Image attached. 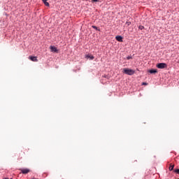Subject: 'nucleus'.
Instances as JSON below:
<instances>
[{
	"mask_svg": "<svg viewBox=\"0 0 179 179\" xmlns=\"http://www.w3.org/2000/svg\"><path fill=\"white\" fill-rule=\"evenodd\" d=\"M50 50L52 52H58V49H57V47L55 46H50Z\"/></svg>",
	"mask_w": 179,
	"mask_h": 179,
	"instance_id": "39448f33",
	"label": "nucleus"
},
{
	"mask_svg": "<svg viewBox=\"0 0 179 179\" xmlns=\"http://www.w3.org/2000/svg\"><path fill=\"white\" fill-rule=\"evenodd\" d=\"M173 170H174V164H171L169 166V171H173Z\"/></svg>",
	"mask_w": 179,
	"mask_h": 179,
	"instance_id": "6e6552de",
	"label": "nucleus"
},
{
	"mask_svg": "<svg viewBox=\"0 0 179 179\" xmlns=\"http://www.w3.org/2000/svg\"><path fill=\"white\" fill-rule=\"evenodd\" d=\"M20 171L22 174H28V173H30V169H20Z\"/></svg>",
	"mask_w": 179,
	"mask_h": 179,
	"instance_id": "7ed1b4c3",
	"label": "nucleus"
},
{
	"mask_svg": "<svg viewBox=\"0 0 179 179\" xmlns=\"http://www.w3.org/2000/svg\"><path fill=\"white\" fill-rule=\"evenodd\" d=\"M92 2H99V0H92Z\"/></svg>",
	"mask_w": 179,
	"mask_h": 179,
	"instance_id": "2eb2a0df",
	"label": "nucleus"
},
{
	"mask_svg": "<svg viewBox=\"0 0 179 179\" xmlns=\"http://www.w3.org/2000/svg\"><path fill=\"white\" fill-rule=\"evenodd\" d=\"M115 39L117 40V41H119L120 43H122V36H117L115 37Z\"/></svg>",
	"mask_w": 179,
	"mask_h": 179,
	"instance_id": "423d86ee",
	"label": "nucleus"
},
{
	"mask_svg": "<svg viewBox=\"0 0 179 179\" xmlns=\"http://www.w3.org/2000/svg\"><path fill=\"white\" fill-rule=\"evenodd\" d=\"M157 68L159 69H164V68H167V64L166 63H159L157 64Z\"/></svg>",
	"mask_w": 179,
	"mask_h": 179,
	"instance_id": "f03ea898",
	"label": "nucleus"
},
{
	"mask_svg": "<svg viewBox=\"0 0 179 179\" xmlns=\"http://www.w3.org/2000/svg\"><path fill=\"white\" fill-rule=\"evenodd\" d=\"M92 29H95V30H99V29H97V27H96V26H94V25H92Z\"/></svg>",
	"mask_w": 179,
	"mask_h": 179,
	"instance_id": "9b49d317",
	"label": "nucleus"
},
{
	"mask_svg": "<svg viewBox=\"0 0 179 179\" xmlns=\"http://www.w3.org/2000/svg\"><path fill=\"white\" fill-rule=\"evenodd\" d=\"M48 0H42L43 2H46Z\"/></svg>",
	"mask_w": 179,
	"mask_h": 179,
	"instance_id": "f3484780",
	"label": "nucleus"
},
{
	"mask_svg": "<svg viewBox=\"0 0 179 179\" xmlns=\"http://www.w3.org/2000/svg\"><path fill=\"white\" fill-rule=\"evenodd\" d=\"M143 85H147L146 83H143Z\"/></svg>",
	"mask_w": 179,
	"mask_h": 179,
	"instance_id": "a211bd4d",
	"label": "nucleus"
},
{
	"mask_svg": "<svg viewBox=\"0 0 179 179\" xmlns=\"http://www.w3.org/2000/svg\"><path fill=\"white\" fill-rule=\"evenodd\" d=\"M29 59L33 62H38V59H37V57L29 56Z\"/></svg>",
	"mask_w": 179,
	"mask_h": 179,
	"instance_id": "20e7f679",
	"label": "nucleus"
},
{
	"mask_svg": "<svg viewBox=\"0 0 179 179\" xmlns=\"http://www.w3.org/2000/svg\"><path fill=\"white\" fill-rule=\"evenodd\" d=\"M127 59H132V57L128 56V57H127Z\"/></svg>",
	"mask_w": 179,
	"mask_h": 179,
	"instance_id": "ddd939ff",
	"label": "nucleus"
},
{
	"mask_svg": "<svg viewBox=\"0 0 179 179\" xmlns=\"http://www.w3.org/2000/svg\"><path fill=\"white\" fill-rule=\"evenodd\" d=\"M20 159H22V157L19 156Z\"/></svg>",
	"mask_w": 179,
	"mask_h": 179,
	"instance_id": "6ab92c4d",
	"label": "nucleus"
},
{
	"mask_svg": "<svg viewBox=\"0 0 179 179\" xmlns=\"http://www.w3.org/2000/svg\"><path fill=\"white\" fill-rule=\"evenodd\" d=\"M138 29H139L140 30H143V29H145V27H143V26H142V25H140V26L138 27Z\"/></svg>",
	"mask_w": 179,
	"mask_h": 179,
	"instance_id": "9d476101",
	"label": "nucleus"
},
{
	"mask_svg": "<svg viewBox=\"0 0 179 179\" xmlns=\"http://www.w3.org/2000/svg\"><path fill=\"white\" fill-rule=\"evenodd\" d=\"M126 24H127V26H129V24H131V22H127Z\"/></svg>",
	"mask_w": 179,
	"mask_h": 179,
	"instance_id": "4468645a",
	"label": "nucleus"
},
{
	"mask_svg": "<svg viewBox=\"0 0 179 179\" xmlns=\"http://www.w3.org/2000/svg\"><path fill=\"white\" fill-rule=\"evenodd\" d=\"M90 59H94V57L92 56V57H90Z\"/></svg>",
	"mask_w": 179,
	"mask_h": 179,
	"instance_id": "dca6fc26",
	"label": "nucleus"
},
{
	"mask_svg": "<svg viewBox=\"0 0 179 179\" xmlns=\"http://www.w3.org/2000/svg\"><path fill=\"white\" fill-rule=\"evenodd\" d=\"M175 173H176L177 174H179V169H175Z\"/></svg>",
	"mask_w": 179,
	"mask_h": 179,
	"instance_id": "f8f14e48",
	"label": "nucleus"
},
{
	"mask_svg": "<svg viewBox=\"0 0 179 179\" xmlns=\"http://www.w3.org/2000/svg\"><path fill=\"white\" fill-rule=\"evenodd\" d=\"M148 72L150 73H157V69H151V70H149Z\"/></svg>",
	"mask_w": 179,
	"mask_h": 179,
	"instance_id": "0eeeda50",
	"label": "nucleus"
},
{
	"mask_svg": "<svg viewBox=\"0 0 179 179\" xmlns=\"http://www.w3.org/2000/svg\"><path fill=\"white\" fill-rule=\"evenodd\" d=\"M44 5H45V6H50V3L47 2V1H43Z\"/></svg>",
	"mask_w": 179,
	"mask_h": 179,
	"instance_id": "1a4fd4ad",
	"label": "nucleus"
},
{
	"mask_svg": "<svg viewBox=\"0 0 179 179\" xmlns=\"http://www.w3.org/2000/svg\"><path fill=\"white\" fill-rule=\"evenodd\" d=\"M6 179H8V178H6Z\"/></svg>",
	"mask_w": 179,
	"mask_h": 179,
	"instance_id": "aec40b11",
	"label": "nucleus"
},
{
	"mask_svg": "<svg viewBox=\"0 0 179 179\" xmlns=\"http://www.w3.org/2000/svg\"><path fill=\"white\" fill-rule=\"evenodd\" d=\"M123 73L126 75L132 76L135 73V71L131 69H123Z\"/></svg>",
	"mask_w": 179,
	"mask_h": 179,
	"instance_id": "f257e3e1",
	"label": "nucleus"
}]
</instances>
